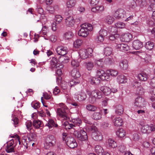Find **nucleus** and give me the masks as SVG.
Here are the masks:
<instances>
[{
	"instance_id": "nucleus-1",
	"label": "nucleus",
	"mask_w": 155,
	"mask_h": 155,
	"mask_svg": "<svg viewBox=\"0 0 155 155\" xmlns=\"http://www.w3.org/2000/svg\"><path fill=\"white\" fill-rule=\"evenodd\" d=\"M81 28L78 32V35L79 36L84 37H86L89 34V31H91L93 29L92 25L88 23H84L81 26Z\"/></svg>"
},
{
	"instance_id": "nucleus-2",
	"label": "nucleus",
	"mask_w": 155,
	"mask_h": 155,
	"mask_svg": "<svg viewBox=\"0 0 155 155\" xmlns=\"http://www.w3.org/2000/svg\"><path fill=\"white\" fill-rule=\"evenodd\" d=\"M59 106L61 108H58L57 110V114L63 118L64 120H67L68 119H69L66 111V109H67V107L63 103H61L59 104Z\"/></svg>"
},
{
	"instance_id": "nucleus-3",
	"label": "nucleus",
	"mask_w": 155,
	"mask_h": 155,
	"mask_svg": "<svg viewBox=\"0 0 155 155\" xmlns=\"http://www.w3.org/2000/svg\"><path fill=\"white\" fill-rule=\"evenodd\" d=\"M55 139L52 135H48L46 139L44 147L46 149H48L54 146L55 143Z\"/></svg>"
},
{
	"instance_id": "nucleus-4",
	"label": "nucleus",
	"mask_w": 155,
	"mask_h": 155,
	"mask_svg": "<svg viewBox=\"0 0 155 155\" xmlns=\"http://www.w3.org/2000/svg\"><path fill=\"white\" fill-rule=\"evenodd\" d=\"M73 134L75 137L81 141H84L87 138L86 133L83 130H81L80 132L75 130Z\"/></svg>"
},
{
	"instance_id": "nucleus-5",
	"label": "nucleus",
	"mask_w": 155,
	"mask_h": 155,
	"mask_svg": "<svg viewBox=\"0 0 155 155\" xmlns=\"http://www.w3.org/2000/svg\"><path fill=\"white\" fill-rule=\"evenodd\" d=\"M66 142L67 145L71 148H74L78 146L77 143L75 139L71 137H68Z\"/></svg>"
},
{
	"instance_id": "nucleus-6",
	"label": "nucleus",
	"mask_w": 155,
	"mask_h": 155,
	"mask_svg": "<svg viewBox=\"0 0 155 155\" xmlns=\"http://www.w3.org/2000/svg\"><path fill=\"white\" fill-rule=\"evenodd\" d=\"M87 92L89 95H92L97 99H100L102 97V93L97 90H95L92 91H91L89 90H87Z\"/></svg>"
},
{
	"instance_id": "nucleus-7",
	"label": "nucleus",
	"mask_w": 155,
	"mask_h": 155,
	"mask_svg": "<svg viewBox=\"0 0 155 155\" xmlns=\"http://www.w3.org/2000/svg\"><path fill=\"white\" fill-rule=\"evenodd\" d=\"M92 51V49L91 48L87 49L80 53V55L81 58L83 59H85L89 57V56H91Z\"/></svg>"
},
{
	"instance_id": "nucleus-8",
	"label": "nucleus",
	"mask_w": 155,
	"mask_h": 155,
	"mask_svg": "<svg viewBox=\"0 0 155 155\" xmlns=\"http://www.w3.org/2000/svg\"><path fill=\"white\" fill-rule=\"evenodd\" d=\"M68 49L65 47L60 46L58 47L56 49V52L59 55L63 56L67 54Z\"/></svg>"
},
{
	"instance_id": "nucleus-9",
	"label": "nucleus",
	"mask_w": 155,
	"mask_h": 155,
	"mask_svg": "<svg viewBox=\"0 0 155 155\" xmlns=\"http://www.w3.org/2000/svg\"><path fill=\"white\" fill-rule=\"evenodd\" d=\"M124 10H117L114 14V16L117 19H119L125 18L126 16Z\"/></svg>"
},
{
	"instance_id": "nucleus-10",
	"label": "nucleus",
	"mask_w": 155,
	"mask_h": 155,
	"mask_svg": "<svg viewBox=\"0 0 155 155\" xmlns=\"http://www.w3.org/2000/svg\"><path fill=\"white\" fill-rule=\"evenodd\" d=\"M134 104L137 107H143L145 104L144 99L140 97H138L135 100Z\"/></svg>"
},
{
	"instance_id": "nucleus-11",
	"label": "nucleus",
	"mask_w": 155,
	"mask_h": 155,
	"mask_svg": "<svg viewBox=\"0 0 155 155\" xmlns=\"http://www.w3.org/2000/svg\"><path fill=\"white\" fill-rule=\"evenodd\" d=\"M102 109H100L98 112H94L91 115L92 118L95 120H101L102 118Z\"/></svg>"
},
{
	"instance_id": "nucleus-12",
	"label": "nucleus",
	"mask_w": 155,
	"mask_h": 155,
	"mask_svg": "<svg viewBox=\"0 0 155 155\" xmlns=\"http://www.w3.org/2000/svg\"><path fill=\"white\" fill-rule=\"evenodd\" d=\"M65 22L67 26L71 27L74 25L75 22L74 18L72 16H70L66 18L65 19Z\"/></svg>"
},
{
	"instance_id": "nucleus-13",
	"label": "nucleus",
	"mask_w": 155,
	"mask_h": 155,
	"mask_svg": "<svg viewBox=\"0 0 155 155\" xmlns=\"http://www.w3.org/2000/svg\"><path fill=\"white\" fill-rule=\"evenodd\" d=\"M50 64L51 68L52 69L59 67V65L58 63L57 59L55 57L52 58L50 61Z\"/></svg>"
},
{
	"instance_id": "nucleus-14",
	"label": "nucleus",
	"mask_w": 155,
	"mask_h": 155,
	"mask_svg": "<svg viewBox=\"0 0 155 155\" xmlns=\"http://www.w3.org/2000/svg\"><path fill=\"white\" fill-rule=\"evenodd\" d=\"M132 38V35L130 33H127L122 34L120 37L121 40L126 42H129Z\"/></svg>"
},
{
	"instance_id": "nucleus-15",
	"label": "nucleus",
	"mask_w": 155,
	"mask_h": 155,
	"mask_svg": "<svg viewBox=\"0 0 155 155\" xmlns=\"http://www.w3.org/2000/svg\"><path fill=\"white\" fill-rule=\"evenodd\" d=\"M92 137L94 140L97 141H101L103 138L101 134L98 131L93 132L92 134Z\"/></svg>"
},
{
	"instance_id": "nucleus-16",
	"label": "nucleus",
	"mask_w": 155,
	"mask_h": 155,
	"mask_svg": "<svg viewBox=\"0 0 155 155\" xmlns=\"http://www.w3.org/2000/svg\"><path fill=\"white\" fill-rule=\"evenodd\" d=\"M133 46L135 49L137 50L142 48L143 47V44L139 40H136L133 42Z\"/></svg>"
},
{
	"instance_id": "nucleus-17",
	"label": "nucleus",
	"mask_w": 155,
	"mask_h": 155,
	"mask_svg": "<svg viewBox=\"0 0 155 155\" xmlns=\"http://www.w3.org/2000/svg\"><path fill=\"white\" fill-rule=\"evenodd\" d=\"M116 48L122 51H126L129 50V46L126 44H118L116 46Z\"/></svg>"
},
{
	"instance_id": "nucleus-18",
	"label": "nucleus",
	"mask_w": 155,
	"mask_h": 155,
	"mask_svg": "<svg viewBox=\"0 0 155 155\" xmlns=\"http://www.w3.org/2000/svg\"><path fill=\"white\" fill-rule=\"evenodd\" d=\"M128 61L126 59L121 61L119 63V65L121 69L124 70L127 69L128 67Z\"/></svg>"
},
{
	"instance_id": "nucleus-19",
	"label": "nucleus",
	"mask_w": 155,
	"mask_h": 155,
	"mask_svg": "<svg viewBox=\"0 0 155 155\" xmlns=\"http://www.w3.org/2000/svg\"><path fill=\"white\" fill-rule=\"evenodd\" d=\"M89 81L92 84L98 85L100 83V79L98 77H92L89 78Z\"/></svg>"
},
{
	"instance_id": "nucleus-20",
	"label": "nucleus",
	"mask_w": 155,
	"mask_h": 155,
	"mask_svg": "<svg viewBox=\"0 0 155 155\" xmlns=\"http://www.w3.org/2000/svg\"><path fill=\"white\" fill-rule=\"evenodd\" d=\"M124 108L122 105H119L115 107V112L117 115H120L124 112Z\"/></svg>"
},
{
	"instance_id": "nucleus-21",
	"label": "nucleus",
	"mask_w": 155,
	"mask_h": 155,
	"mask_svg": "<svg viewBox=\"0 0 155 155\" xmlns=\"http://www.w3.org/2000/svg\"><path fill=\"white\" fill-rule=\"evenodd\" d=\"M71 76L75 79L78 78L80 77L81 74L78 70L74 68L71 72Z\"/></svg>"
},
{
	"instance_id": "nucleus-22",
	"label": "nucleus",
	"mask_w": 155,
	"mask_h": 155,
	"mask_svg": "<svg viewBox=\"0 0 155 155\" xmlns=\"http://www.w3.org/2000/svg\"><path fill=\"white\" fill-rule=\"evenodd\" d=\"M101 90L106 95H109L111 93V89L107 86H105L101 87Z\"/></svg>"
},
{
	"instance_id": "nucleus-23",
	"label": "nucleus",
	"mask_w": 155,
	"mask_h": 155,
	"mask_svg": "<svg viewBox=\"0 0 155 155\" xmlns=\"http://www.w3.org/2000/svg\"><path fill=\"white\" fill-rule=\"evenodd\" d=\"M123 120L120 117H117L113 120V122L115 126H120L122 125Z\"/></svg>"
},
{
	"instance_id": "nucleus-24",
	"label": "nucleus",
	"mask_w": 155,
	"mask_h": 155,
	"mask_svg": "<svg viewBox=\"0 0 155 155\" xmlns=\"http://www.w3.org/2000/svg\"><path fill=\"white\" fill-rule=\"evenodd\" d=\"M95 151L98 155H103L104 152L102 148L98 145L95 147Z\"/></svg>"
},
{
	"instance_id": "nucleus-25",
	"label": "nucleus",
	"mask_w": 155,
	"mask_h": 155,
	"mask_svg": "<svg viewBox=\"0 0 155 155\" xmlns=\"http://www.w3.org/2000/svg\"><path fill=\"white\" fill-rule=\"evenodd\" d=\"M73 35L72 32L71 31H69L65 33L63 38L65 40H69L71 39L73 37Z\"/></svg>"
},
{
	"instance_id": "nucleus-26",
	"label": "nucleus",
	"mask_w": 155,
	"mask_h": 155,
	"mask_svg": "<svg viewBox=\"0 0 155 155\" xmlns=\"http://www.w3.org/2000/svg\"><path fill=\"white\" fill-rule=\"evenodd\" d=\"M104 62L107 65H111L114 63V61L113 58L108 57L105 58Z\"/></svg>"
},
{
	"instance_id": "nucleus-27",
	"label": "nucleus",
	"mask_w": 155,
	"mask_h": 155,
	"mask_svg": "<svg viewBox=\"0 0 155 155\" xmlns=\"http://www.w3.org/2000/svg\"><path fill=\"white\" fill-rule=\"evenodd\" d=\"M147 75L144 73H142L138 74V78L140 80L143 81H147Z\"/></svg>"
},
{
	"instance_id": "nucleus-28",
	"label": "nucleus",
	"mask_w": 155,
	"mask_h": 155,
	"mask_svg": "<svg viewBox=\"0 0 155 155\" xmlns=\"http://www.w3.org/2000/svg\"><path fill=\"white\" fill-rule=\"evenodd\" d=\"M45 126H48L50 129H51L52 127H57L58 126L57 124H55L54 121L52 119H50Z\"/></svg>"
},
{
	"instance_id": "nucleus-29",
	"label": "nucleus",
	"mask_w": 155,
	"mask_h": 155,
	"mask_svg": "<svg viewBox=\"0 0 155 155\" xmlns=\"http://www.w3.org/2000/svg\"><path fill=\"white\" fill-rule=\"evenodd\" d=\"M125 132L123 129H120L116 132L117 135L121 138L124 137L125 136Z\"/></svg>"
},
{
	"instance_id": "nucleus-30",
	"label": "nucleus",
	"mask_w": 155,
	"mask_h": 155,
	"mask_svg": "<svg viewBox=\"0 0 155 155\" xmlns=\"http://www.w3.org/2000/svg\"><path fill=\"white\" fill-rule=\"evenodd\" d=\"M149 125H144L142 126L141 129V131L143 133H150V130L149 129Z\"/></svg>"
},
{
	"instance_id": "nucleus-31",
	"label": "nucleus",
	"mask_w": 155,
	"mask_h": 155,
	"mask_svg": "<svg viewBox=\"0 0 155 155\" xmlns=\"http://www.w3.org/2000/svg\"><path fill=\"white\" fill-rule=\"evenodd\" d=\"M117 79L118 81L120 83H123L127 81L126 77L122 75L118 76Z\"/></svg>"
},
{
	"instance_id": "nucleus-32",
	"label": "nucleus",
	"mask_w": 155,
	"mask_h": 155,
	"mask_svg": "<svg viewBox=\"0 0 155 155\" xmlns=\"http://www.w3.org/2000/svg\"><path fill=\"white\" fill-rule=\"evenodd\" d=\"M114 20V18L110 15H107L105 18V22L109 24H111Z\"/></svg>"
},
{
	"instance_id": "nucleus-33",
	"label": "nucleus",
	"mask_w": 155,
	"mask_h": 155,
	"mask_svg": "<svg viewBox=\"0 0 155 155\" xmlns=\"http://www.w3.org/2000/svg\"><path fill=\"white\" fill-rule=\"evenodd\" d=\"M154 45V44L153 42L148 41L146 43L145 47L148 50H151L153 48Z\"/></svg>"
},
{
	"instance_id": "nucleus-34",
	"label": "nucleus",
	"mask_w": 155,
	"mask_h": 155,
	"mask_svg": "<svg viewBox=\"0 0 155 155\" xmlns=\"http://www.w3.org/2000/svg\"><path fill=\"white\" fill-rule=\"evenodd\" d=\"M87 98V95L85 92H81L78 96V100L80 101L84 100Z\"/></svg>"
},
{
	"instance_id": "nucleus-35",
	"label": "nucleus",
	"mask_w": 155,
	"mask_h": 155,
	"mask_svg": "<svg viewBox=\"0 0 155 155\" xmlns=\"http://www.w3.org/2000/svg\"><path fill=\"white\" fill-rule=\"evenodd\" d=\"M112 51V50L111 48L107 47L105 48L104 53L106 56H109L111 54Z\"/></svg>"
},
{
	"instance_id": "nucleus-36",
	"label": "nucleus",
	"mask_w": 155,
	"mask_h": 155,
	"mask_svg": "<svg viewBox=\"0 0 155 155\" xmlns=\"http://www.w3.org/2000/svg\"><path fill=\"white\" fill-rule=\"evenodd\" d=\"M85 66L88 70H91L94 67V64L92 62L89 61L85 63Z\"/></svg>"
},
{
	"instance_id": "nucleus-37",
	"label": "nucleus",
	"mask_w": 155,
	"mask_h": 155,
	"mask_svg": "<svg viewBox=\"0 0 155 155\" xmlns=\"http://www.w3.org/2000/svg\"><path fill=\"white\" fill-rule=\"evenodd\" d=\"M108 143L109 147L112 148H114L117 146V144L116 142L111 139L108 140Z\"/></svg>"
},
{
	"instance_id": "nucleus-38",
	"label": "nucleus",
	"mask_w": 155,
	"mask_h": 155,
	"mask_svg": "<svg viewBox=\"0 0 155 155\" xmlns=\"http://www.w3.org/2000/svg\"><path fill=\"white\" fill-rule=\"evenodd\" d=\"M75 0H68L67 3V6L68 8H71L74 6L75 4Z\"/></svg>"
},
{
	"instance_id": "nucleus-39",
	"label": "nucleus",
	"mask_w": 155,
	"mask_h": 155,
	"mask_svg": "<svg viewBox=\"0 0 155 155\" xmlns=\"http://www.w3.org/2000/svg\"><path fill=\"white\" fill-rule=\"evenodd\" d=\"M86 109L88 110L91 111H94L97 110V108L95 106L89 104L87 105Z\"/></svg>"
},
{
	"instance_id": "nucleus-40",
	"label": "nucleus",
	"mask_w": 155,
	"mask_h": 155,
	"mask_svg": "<svg viewBox=\"0 0 155 155\" xmlns=\"http://www.w3.org/2000/svg\"><path fill=\"white\" fill-rule=\"evenodd\" d=\"M63 125L65 126L66 129H70L75 127V125L72 124H69L68 122H65L63 124Z\"/></svg>"
},
{
	"instance_id": "nucleus-41",
	"label": "nucleus",
	"mask_w": 155,
	"mask_h": 155,
	"mask_svg": "<svg viewBox=\"0 0 155 155\" xmlns=\"http://www.w3.org/2000/svg\"><path fill=\"white\" fill-rule=\"evenodd\" d=\"M41 125V122L40 120H34L33 122V126L36 128H39Z\"/></svg>"
},
{
	"instance_id": "nucleus-42",
	"label": "nucleus",
	"mask_w": 155,
	"mask_h": 155,
	"mask_svg": "<svg viewBox=\"0 0 155 155\" xmlns=\"http://www.w3.org/2000/svg\"><path fill=\"white\" fill-rule=\"evenodd\" d=\"M72 121L74 125H75H75L79 126L82 123L81 119L79 118L74 119L72 120Z\"/></svg>"
},
{
	"instance_id": "nucleus-43",
	"label": "nucleus",
	"mask_w": 155,
	"mask_h": 155,
	"mask_svg": "<svg viewBox=\"0 0 155 155\" xmlns=\"http://www.w3.org/2000/svg\"><path fill=\"white\" fill-rule=\"evenodd\" d=\"M82 43V41L80 39H77L73 43L74 46L76 48H79Z\"/></svg>"
},
{
	"instance_id": "nucleus-44",
	"label": "nucleus",
	"mask_w": 155,
	"mask_h": 155,
	"mask_svg": "<svg viewBox=\"0 0 155 155\" xmlns=\"http://www.w3.org/2000/svg\"><path fill=\"white\" fill-rule=\"evenodd\" d=\"M117 31V28L115 27H112L109 29V32L111 35H115Z\"/></svg>"
},
{
	"instance_id": "nucleus-45",
	"label": "nucleus",
	"mask_w": 155,
	"mask_h": 155,
	"mask_svg": "<svg viewBox=\"0 0 155 155\" xmlns=\"http://www.w3.org/2000/svg\"><path fill=\"white\" fill-rule=\"evenodd\" d=\"M136 93L137 94L140 95H142L144 92L143 89L140 86L137 88L136 89Z\"/></svg>"
},
{
	"instance_id": "nucleus-46",
	"label": "nucleus",
	"mask_w": 155,
	"mask_h": 155,
	"mask_svg": "<svg viewBox=\"0 0 155 155\" xmlns=\"http://www.w3.org/2000/svg\"><path fill=\"white\" fill-rule=\"evenodd\" d=\"M128 12H129V13H127L126 15H128V14H129V15H130V16L129 17H128L125 20V21H128L129 20H131L132 19H133V18L134 17V15L135 16H136V15L135 14V13H134L133 14L131 13H130V12H129V11H128ZM128 16V15H126V17H127Z\"/></svg>"
},
{
	"instance_id": "nucleus-47",
	"label": "nucleus",
	"mask_w": 155,
	"mask_h": 155,
	"mask_svg": "<svg viewBox=\"0 0 155 155\" xmlns=\"http://www.w3.org/2000/svg\"><path fill=\"white\" fill-rule=\"evenodd\" d=\"M115 25L117 28H125V23L121 22H118L115 24Z\"/></svg>"
},
{
	"instance_id": "nucleus-48",
	"label": "nucleus",
	"mask_w": 155,
	"mask_h": 155,
	"mask_svg": "<svg viewBox=\"0 0 155 155\" xmlns=\"http://www.w3.org/2000/svg\"><path fill=\"white\" fill-rule=\"evenodd\" d=\"M89 101L91 104H94L96 101V98L93 96L92 95H89Z\"/></svg>"
},
{
	"instance_id": "nucleus-49",
	"label": "nucleus",
	"mask_w": 155,
	"mask_h": 155,
	"mask_svg": "<svg viewBox=\"0 0 155 155\" xmlns=\"http://www.w3.org/2000/svg\"><path fill=\"white\" fill-rule=\"evenodd\" d=\"M72 66L74 68L78 67L79 66V62L76 60H73L71 62Z\"/></svg>"
},
{
	"instance_id": "nucleus-50",
	"label": "nucleus",
	"mask_w": 155,
	"mask_h": 155,
	"mask_svg": "<svg viewBox=\"0 0 155 155\" xmlns=\"http://www.w3.org/2000/svg\"><path fill=\"white\" fill-rule=\"evenodd\" d=\"M109 76L105 72L103 74L101 77L99 78L100 79H101L102 80H106L107 79L109 78Z\"/></svg>"
},
{
	"instance_id": "nucleus-51",
	"label": "nucleus",
	"mask_w": 155,
	"mask_h": 155,
	"mask_svg": "<svg viewBox=\"0 0 155 155\" xmlns=\"http://www.w3.org/2000/svg\"><path fill=\"white\" fill-rule=\"evenodd\" d=\"M107 31L104 29H101L99 32V35L104 37L106 36L107 35Z\"/></svg>"
},
{
	"instance_id": "nucleus-52",
	"label": "nucleus",
	"mask_w": 155,
	"mask_h": 155,
	"mask_svg": "<svg viewBox=\"0 0 155 155\" xmlns=\"http://www.w3.org/2000/svg\"><path fill=\"white\" fill-rule=\"evenodd\" d=\"M87 128H88L90 130L92 131V133L93 132H96L97 131V128L94 126L92 125L87 126Z\"/></svg>"
},
{
	"instance_id": "nucleus-53",
	"label": "nucleus",
	"mask_w": 155,
	"mask_h": 155,
	"mask_svg": "<svg viewBox=\"0 0 155 155\" xmlns=\"http://www.w3.org/2000/svg\"><path fill=\"white\" fill-rule=\"evenodd\" d=\"M109 73L110 75L112 76H116L118 74V71L115 70H109Z\"/></svg>"
},
{
	"instance_id": "nucleus-54",
	"label": "nucleus",
	"mask_w": 155,
	"mask_h": 155,
	"mask_svg": "<svg viewBox=\"0 0 155 155\" xmlns=\"http://www.w3.org/2000/svg\"><path fill=\"white\" fill-rule=\"evenodd\" d=\"M61 88L63 90H66L68 87V84L66 82L62 81L61 84Z\"/></svg>"
},
{
	"instance_id": "nucleus-55",
	"label": "nucleus",
	"mask_w": 155,
	"mask_h": 155,
	"mask_svg": "<svg viewBox=\"0 0 155 155\" xmlns=\"http://www.w3.org/2000/svg\"><path fill=\"white\" fill-rule=\"evenodd\" d=\"M151 4L149 5V8L150 9H155V0H150Z\"/></svg>"
},
{
	"instance_id": "nucleus-56",
	"label": "nucleus",
	"mask_w": 155,
	"mask_h": 155,
	"mask_svg": "<svg viewBox=\"0 0 155 155\" xmlns=\"http://www.w3.org/2000/svg\"><path fill=\"white\" fill-rule=\"evenodd\" d=\"M41 3L45 2L47 5H50L53 2V0H39Z\"/></svg>"
},
{
	"instance_id": "nucleus-57",
	"label": "nucleus",
	"mask_w": 155,
	"mask_h": 155,
	"mask_svg": "<svg viewBox=\"0 0 155 155\" xmlns=\"http://www.w3.org/2000/svg\"><path fill=\"white\" fill-rule=\"evenodd\" d=\"M125 147L123 145H121L118 147V150L122 153L125 152L126 150Z\"/></svg>"
},
{
	"instance_id": "nucleus-58",
	"label": "nucleus",
	"mask_w": 155,
	"mask_h": 155,
	"mask_svg": "<svg viewBox=\"0 0 155 155\" xmlns=\"http://www.w3.org/2000/svg\"><path fill=\"white\" fill-rule=\"evenodd\" d=\"M56 21L58 23H60L63 19V18L61 15H57L55 16Z\"/></svg>"
},
{
	"instance_id": "nucleus-59",
	"label": "nucleus",
	"mask_w": 155,
	"mask_h": 155,
	"mask_svg": "<svg viewBox=\"0 0 155 155\" xmlns=\"http://www.w3.org/2000/svg\"><path fill=\"white\" fill-rule=\"evenodd\" d=\"M96 63L98 66H100L101 67H102V65L103 64V59H101L99 60H96Z\"/></svg>"
},
{
	"instance_id": "nucleus-60",
	"label": "nucleus",
	"mask_w": 155,
	"mask_h": 155,
	"mask_svg": "<svg viewBox=\"0 0 155 155\" xmlns=\"http://www.w3.org/2000/svg\"><path fill=\"white\" fill-rule=\"evenodd\" d=\"M5 150L8 153L14 152V150L13 147H8V146H7Z\"/></svg>"
},
{
	"instance_id": "nucleus-61",
	"label": "nucleus",
	"mask_w": 155,
	"mask_h": 155,
	"mask_svg": "<svg viewBox=\"0 0 155 155\" xmlns=\"http://www.w3.org/2000/svg\"><path fill=\"white\" fill-rule=\"evenodd\" d=\"M140 139V136L137 133H134L133 136V139L135 141H138Z\"/></svg>"
},
{
	"instance_id": "nucleus-62",
	"label": "nucleus",
	"mask_w": 155,
	"mask_h": 155,
	"mask_svg": "<svg viewBox=\"0 0 155 155\" xmlns=\"http://www.w3.org/2000/svg\"><path fill=\"white\" fill-rule=\"evenodd\" d=\"M132 86L134 88L136 89L141 86L140 83L137 81H135L132 84Z\"/></svg>"
},
{
	"instance_id": "nucleus-63",
	"label": "nucleus",
	"mask_w": 155,
	"mask_h": 155,
	"mask_svg": "<svg viewBox=\"0 0 155 155\" xmlns=\"http://www.w3.org/2000/svg\"><path fill=\"white\" fill-rule=\"evenodd\" d=\"M26 125L27 128L28 130H30L31 128L32 124L31 121H28L26 123Z\"/></svg>"
},
{
	"instance_id": "nucleus-64",
	"label": "nucleus",
	"mask_w": 155,
	"mask_h": 155,
	"mask_svg": "<svg viewBox=\"0 0 155 155\" xmlns=\"http://www.w3.org/2000/svg\"><path fill=\"white\" fill-rule=\"evenodd\" d=\"M136 2L133 0H132L130 2V4L129 5V8L130 9H133L134 8L135 6H136Z\"/></svg>"
}]
</instances>
